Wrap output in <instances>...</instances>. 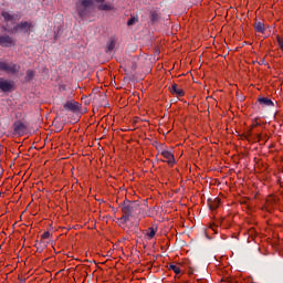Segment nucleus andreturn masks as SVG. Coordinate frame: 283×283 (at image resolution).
<instances>
[{"instance_id":"nucleus-1","label":"nucleus","mask_w":283,"mask_h":283,"mask_svg":"<svg viewBox=\"0 0 283 283\" xmlns=\"http://www.w3.org/2000/svg\"><path fill=\"white\" fill-rule=\"evenodd\" d=\"M120 209L123 213H126L130 218H135L138 214V211H140V202L125 199Z\"/></svg>"},{"instance_id":"nucleus-2","label":"nucleus","mask_w":283,"mask_h":283,"mask_svg":"<svg viewBox=\"0 0 283 283\" xmlns=\"http://www.w3.org/2000/svg\"><path fill=\"white\" fill-rule=\"evenodd\" d=\"M20 70L21 65L19 64L0 61V72H7V74H18Z\"/></svg>"},{"instance_id":"nucleus-3","label":"nucleus","mask_w":283,"mask_h":283,"mask_svg":"<svg viewBox=\"0 0 283 283\" xmlns=\"http://www.w3.org/2000/svg\"><path fill=\"white\" fill-rule=\"evenodd\" d=\"M92 6H94L93 0H78V2L76 3L78 15L82 18L86 17L88 12L87 8H92Z\"/></svg>"},{"instance_id":"nucleus-4","label":"nucleus","mask_w":283,"mask_h":283,"mask_svg":"<svg viewBox=\"0 0 283 283\" xmlns=\"http://www.w3.org/2000/svg\"><path fill=\"white\" fill-rule=\"evenodd\" d=\"M0 92H14V81L0 77Z\"/></svg>"},{"instance_id":"nucleus-5","label":"nucleus","mask_w":283,"mask_h":283,"mask_svg":"<svg viewBox=\"0 0 283 283\" xmlns=\"http://www.w3.org/2000/svg\"><path fill=\"white\" fill-rule=\"evenodd\" d=\"M64 109L66 112H73V114H76V112H80L81 109V104H78L75 101H67L64 105H63Z\"/></svg>"},{"instance_id":"nucleus-6","label":"nucleus","mask_w":283,"mask_h":283,"mask_svg":"<svg viewBox=\"0 0 283 283\" xmlns=\"http://www.w3.org/2000/svg\"><path fill=\"white\" fill-rule=\"evenodd\" d=\"M0 45H2V48H12L14 41L10 35H0Z\"/></svg>"},{"instance_id":"nucleus-7","label":"nucleus","mask_w":283,"mask_h":283,"mask_svg":"<svg viewBox=\"0 0 283 283\" xmlns=\"http://www.w3.org/2000/svg\"><path fill=\"white\" fill-rule=\"evenodd\" d=\"M30 28H32V23L24 21L18 23L15 27H13V30L17 32V30H21L22 32L28 33Z\"/></svg>"},{"instance_id":"nucleus-8","label":"nucleus","mask_w":283,"mask_h":283,"mask_svg":"<svg viewBox=\"0 0 283 283\" xmlns=\"http://www.w3.org/2000/svg\"><path fill=\"white\" fill-rule=\"evenodd\" d=\"M28 129V127L25 126V124H23L22 122H15L13 124V132H15V134H19V136L23 135V133Z\"/></svg>"},{"instance_id":"nucleus-9","label":"nucleus","mask_w":283,"mask_h":283,"mask_svg":"<svg viewBox=\"0 0 283 283\" xmlns=\"http://www.w3.org/2000/svg\"><path fill=\"white\" fill-rule=\"evenodd\" d=\"M258 103L261 107H275V103L269 97H259Z\"/></svg>"},{"instance_id":"nucleus-10","label":"nucleus","mask_w":283,"mask_h":283,"mask_svg":"<svg viewBox=\"0 0 283 283\" xmlns=\"http://www.w3.org/2000/svg\"><path fill=\"white\" fill-rule=\"evenodd\" d=\"M1 17H2V19H4V21H10V22H12V21H17V20H19L20 19V17H19V14H12V13H10V12H8V11H2L1 12Z\"/></svg>"},{"instance_id":"nucleus-11","label":"nucleus","mask_w":283,"mask_h":283,"mask_svg":"<svg viewBox=\"0 0 283 283\" xmlns=\"http://www.w3.org/2000/svg\"><path fill=\"white\" fill-rule=\"evenodd\" d=\"M116 38L112 36L108 39L106 44V54H109L111 52H114V49L116 48Z\"/></svg>"},{"instance_id":"nucleus-12","label":"nucleus","mask_w":283,"mask_h":283,"mask_svg":"<svg viewBox=\"0 0 283 283\" xmlns=\"http://www.w3.org/2000/svg\"><path fill=\"white\" fill-rule=\"evenodd\" d=\"M208 207H209L210 211H216V209H218L220 207V198H214V199L209 198Z\"/></svg>"},{"instance_id":"nucleus-13","label":"nucleus","mask_w":283,"mask_h":283,"mask_svg":"<svg viewBox=\"0 0 283 283\" xmlns=\"http://www.w3.org/2000/svg\"><path fill=\"white\" fill-rule=\"evenodd\" d=\"M169 90H170V93L175 94L176 96H180V97L185 96V91L182 88H179L178 84L176 83L172 84L171 87H169Z\"/></svg>"},{"instance_id":"nucleus-14","label":"nucleus","mask_w":283,"mask_h":283,"mask_svg":"<svg viewBox=\"0 0 283 283\" xmlns=\"http://www.w3.org/2000/svg\"><path fill=\"white\" fill-rule=\"evenodd\" d=\"M161 156L166 158L168 165H174L176 163V159L174 158V154L169 150H163Z\"/></svg>"},{"instance_id":"nucleus-15","label":"nucleus","mask_w":283,"mask_h":283,"mask_svg":"<svg viewBox=\"0 0 283 283\" xmlns=\"http://www.w3.org/2000/svg\"><path fill=\"white\" fill-rule=\"evenodd\" d=\"M156 233H158V226L149 227L146 235L148 240H154V238H156Z\"/></svg>"},{"instance_id":"nucleus-16","label":"nucleus","mask_w":283,"mask_h":283,"mask_svg":"<svg viewBox=\"0 0 283 283\" xmlns=\"http://www.w3.org/2000/svg\"><path fill=\"white\" fill-rule=\"evenodd\" d=\"M254 30H255V32H259L260 34H264V32H266V28H264L263 22H255Z\"/></svg>"},{"instance_id":"nucleus-17","label":"nucleus","mask_w":283,"mask_h":283,"mask_svg":"<svg viewBox=\"0 0 283 283\" xmlns=\"http://www.w3.org/2000/svg\"><path fill=\"white\" fill-rule=\"evenodd\" d=\"M168 269L170 271H174V273H176V275H180V273H181L180 268L178 265L174 264V263H170Z\"/></svg>"},{"instance_id":"nucleus-18","label":"nucleus","mask_w":283,"mask_h":283,"mask_svg":"<svg viewBox=\"0 0 283 283\" xmlns=\"http://www.w3.org/2000/svg\"><path fill=\"white\" fill-rule=\"evenodd\" d=\"M35 72L33 70H27L25 72V81H32L34 78Z\"/></svg>"},{"instance_id":"nucleus-19","label":"nucleus","mask_w":283,"mask_h":283,"mask_svg":"<svg viewBox=\"0 0 283 283\" xmlns=\"http://www.w3.org/2000/svg\"><path fill=\"white\" fill-rule=\"evenodd\" d=\"M129 218H132L129 214L124 213V216L118 220L122 224H127V222H129Z\"/></svg>"},{"instance_id":"nucleus-20","label":"nucleus","mask_w":283,"mask_h":283,"mask_svg":"<svg viewBox=\"0 0 283 283\" xmlns=\"http://www.w3.org/2000/svg\"><path fill=\"white\" fill-rule=\"evenodd\" d=\"M150 21L151 23H156V21H158V13L156 11L150 13Z\"/></svg>"},{"instance_id":"nucleus-21","label":"nucleus","mask_w":283,"mask_h":283,"mask_svg":"<svg viewBox=\"0 0 283 283\" xmlns=\"http://www.w3.org/2000/svg\"><path fill=\"white\" fill-rule=\"evenodd\" d=\"M136 23H138V18H130L128 21H127V25H136Z\"/></svg>"},{"instance_id":"nucleus-22","label":"nucleus","mask_w":283,"mask_h":283,"mask_svg":"<svg viewBox=\"0 0 283 283\" xmlns=\"http://www.w3.org/2000/svg\"><path fill=\"white\" fill-rule=\"evenodd\" d=\"M98 10L109 11L112 10V7L109 4H99Z\"/></svg>"},{"instance_id":"nucleus-23","label":"nucleus","mask_w":283,"mask_h":283,"mask_svg":"<svg viewBox=\"0 0 283 283\" xmlns=\"http://www.w3.org/2000/svg\"><path fill=\"white\" fill-rule=\"evenodd\" d=\"M45 247H48L45 243L40 244V245L36 248V252H38V253H43Z\"/></svg>"},{"instance_id":"nucleus-24","label":"nucleus","mask_w":283,"mask_h":283,"mask_svg":"<svg viewBox=\"0 0 283 283\" xmlns=\"http://www.w3.org/2000/svg\"><path fill=\"white\" fill-rule=\"evenodd\" d=\"M277 43H279V46L281 48V50L283 52V38H277Z\"/></svg>"},{"instance_id":"nucleus-25","label":"nucleus","mask_w":283,"mask_h":283,"mask_svg":"<svg viewBox=\"0 0 283 283\" xmlns=\"http://www.w3.org/2000/svg\"><path fill=\"white\" fill-rule=\"evenodd\" d=\"M42 240H48L50 238V232H44L42 235H41Z\"/></svg>"},{"instance_id":"nucleus-26","label":"nucleus","mask_w":283,"mask_h":283,"mask_svg":"<svg viewBox=\"0 0 283 283\" xmlns=\"http://www.w3.org/2000/svg\"><path fill=\"white\" fill-rule=\"evenodd\" d=\"M97 96H99V98H102V101H105V94H98Z\"/></svg>"},{"instance_id":"nucleus-27","label":"nucleus","mask_w":283,"mask_h":283,"mask_svg":"<svg viewBox=\"0 0 283 283\" xmlns=\"http://www.w3.org/2000/svg\"><path fill=\"white\" fill-rule=\"evenodd\" d=\"M96 3H103L105 0H95Z\"/></svg>"},{"instance_id":"nucleus-28","label":"nucleus","mask_w":283,"mask_h":283,"mask_svg":"<svg viewBox=\"0 0 283 283\" xmlns=\"http://www.w3.org/2000/svg\"><path fill=\"white\" fill-rule=\"evenodd\" d=\"M132 69H133V70H136V64H133Z\"/></svg>"}]
</instances>
